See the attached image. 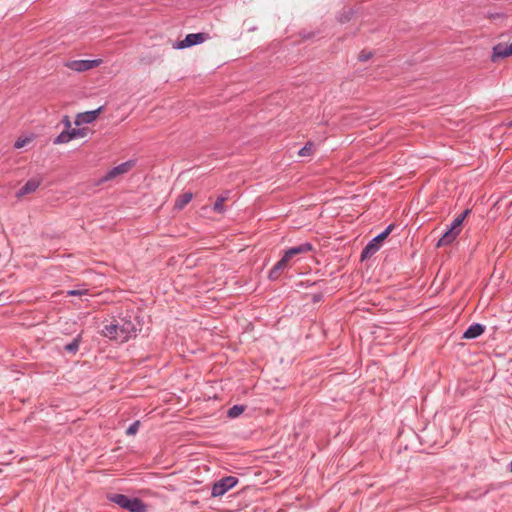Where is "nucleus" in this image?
I'll use <instances>...</instances> for the list:
<instances>
[{"mask_svg":"<svg viewBox=\"0 0 512 512\" xmlns=\"http://www.w3.org/2000/svg\"><path fill=\"white\" fill-rule=\"evenodd\" d=\"M511 472H512V461H511Z\"/></svg>","mask_w":512,"mask_h":512,"instance_id":"obj_28","label":"nucleus"},{"mask_svg":"<svg viewBox=\"0 0 512 512\" xmlns=\"http://www.w3.org/2000/svg\"><path fill=\"white\" fill-rule=\"evenodd\" d=\"M70 133L72 140L75 138H84L87 135V129H71Z\"/></svg>","mask_w":512,"mask_h":512,"instance_id":"obj_22","label":"nucleus"},{"mask_svg":"<svg viewBox=\"0 0 512 512\" xmlns=\"http://www.w3.org/2000/svg\"><path fill=\"white\" fill-rule=\"evenodd\" d=\"M291 259L292 257L288 256V253L286 251L284 256L275 264V266L270 271V279H277L281 275V272L289 266V262L291 261Z\"/></svg>","mask_w":512,"mask_h":512,"instance_id":"obj_10","label":"nucleus"},{"mask_svg":"<svg viewBox=\"0 0 512 512\" xmlns=\"http://www.w3.org/2000/svg\"><path fill=\"white\" fill-rule=\"evenodd\" d=\"M237 483H238V479L236 477H233V476L224 477L214 483V485L212 487L211 495L213 497H221L227 491L232 489Z\"/></svg>","mask_w":512,"mask_h":512,"instance_id":"obj_5","label":"nucleus"},{"mask_svg":"<svg viewBox=\"0 0 512 512\" xmlns=\"http://www.w3.org/2000/svg\"><path fill=\"white\" fill-rule=\"evenodd\" d=\"M136 332V325L126 317L113 319L106 323L102 329L103 336L121 343L128 341L132 337H135Z\"/></svg>","mask_w":512,"mask_h":512,"instance_id":"obj_1","label":"nucleus"},{"mask_svg":"<svg viewBox=\"0 0 512 512\" xmlns=\"http://www.w3.org/2000/svg\"><path fill=\"white\" fill-rule=\"evenodd\" d=\"M33 140V137H20L16 140L14 147L16 149H21L31 143Z\"/></svg>","mask_w":512,"mask_h":512,"instance_id":"obj_21","label":"nucleus"},{"mask_svg":"<svg viewBox=\"0 0 512 512\" xmlns=\"http://www.w3.org/2000/svg\"><path fill=\"white\" fill-rule=\"evenodd\" d=\"M311 250H312V245L310 243H303L299 246L292 247V248L288 249L287 253H288V256H291L293 258L297 255L307 253Z\"/></svg>","mask_w":512,"mask_h":512,"instance_id":"obj_14","label":"nucleus"},{"mask_svg":"<svg viewBox=\"0 0 512 512\" xmlns=\"http://www.w3.org/2000/svg\"><path fill=\"white\" fill-rule=\"evenodd\" d=\"M360 59H361V60H367V59H368V56H367V55H364V54H361V55H360Z\"/></svg>","mask_w":512,"mask_h":512,"instance_id":"obj_27","label":"nucleus"},{"mask_svg":"<svg viewBox=\"0 0 512 512\" xmlns=\"http://www.w3.org/2000/svg\"><path fill=\"white\" fill-rule=\"evenodd\" d=\"M393 229V225L388 226L382 233L373 238L363 249L361 258L366 259L374 255L380 248L382 242L387 238V236L391 233Z\"/></svg>","mask_w":512,"mask_h":512,"instance_id":"obj_4","label":"nucleus"},{"mask_svg":"<svg viewBox=\"0 0 512 512\" xmlns=\"http://www.w3.org/2000/svg\"><path fill=\"white\" fill-rule=\"evenodd\" d=\"M193 198V194L191 192H185L178 196L175 201V209L181 210L183 209Z\"/></svg>","mask_w":512,"mask_h":512,"instance_id":"obj_15","label":"nucleus"},{"mask_svg":"<svg viewBox=\"0 0 512 512\" xmlns=\"http://www.w3.org/2000/svg\"><path fill=\"white\" fill-rule=\"evenodd\" d=\"M469 212L470 211L467 209L453 220L450 228L443 234V236L437 242V247L448 246L457 238V236L461 232L463 221L465 220Z\"/></svg>","mask_w":512,"mask_h":512,"instance_id":"obj_2","label":"nucleus"},{"mask_svg":"<svg viewBox=\"0 0 512 512\" xmlns=\"http://www.w3.org/2000/svg\"><path fill=\"white\" fill-rule=\"evenodd\" d=\"M314 152V145L313 143L309 142L307 143L302 149L299 150V156L305 157V156H311Z\"/></svg>","mask_w":512,"mask_h":512,"instance_id":"obj_20","label":"nucleus"},{"mask_svg":"<svg viewBox=\"0 0 512 512\" xmlns=\"http://www.w3.org/2000/svg\"><path fill=\"white\" fill-rule=\"evenodd\" d=\"M209 34L207 33H196V34H188L186 37L179 42L173 44L174 49H185L197 44H201L209 39Z\"/></svg>","mask_w":512,"mask_h":512,"instance_id":"obj_8","label":"nucleus"},{"mask_svg":"<svg viewBox=\"0 0 512 512\" xmlns=\"http://www.w3.org/2000/svg\"><path fill=\"white\" fill-rule=\"evenodd\" d=\"M102 59H94V60H71L67 61L64 65L68 69L75 72H85L91 70L95 67H98L102 64Z\"/></svg>","mask_w":512,"mask_h":512,"instance_id":"obj_6","label":"nucleus"},{"mask_svg":"<svg viewBox=\"0 0 512 512\" xmlns=\"http://www.w3.org/2000/svg\"><path fill=\"white\" fill-rule=\"evenodd\" d=\"M41 180L40 179H30L17 193L16 197L21 198L27 194H30L32 192H35L37 188L40 186Z\"/></svg>","mask_w":512,"mask_h":512,"instance_id":"obj_12","label":"nucleus"},{"mask_svg":"<svg viewBox=\"0 0 512 512\" xmlns=\"http://www.w3.org/2000/svg\"><path fill=\"white\" fill-rule=\"evenodd\" d=\"M228 198H229V193L228 192H226L225 194L220 195L217 198V200L214 203V205H213V210L216 213L223 214L225 212L224 203L228 200Z\"/></svg>","mask_w":512,"mask_h":512,"instance_id":"obj_16","label":"nucleus"},{"mask_svg":"<svg viewBox=\"0 0 512 512\" xmlns=\"http://www.w3.org/2000/svg\"><path fill=\"white\" fill-rule=\"evenodd\" d=\"M512 56V42L510 44L499 43L493 48L492 60Z\"/></svg>","mask_w":512,"mask_h":512,"instance_id":"obj_11","label":"nucleus"},{"mask_svg":"<svg viewBox=\"0 0 512 512\" xmlns=\"http://www.w3.org/2000/svg\"><path fill=\"white\" fill-rule=\"evenodd\" d=\"M71 133L70 130H64L61 132L54 140L55 144H65L71 141Z\"/></svg>","mask_w":512,"mask_h":512,"instance_id":"obj_18","label":"nucleus"},{"mask_svg":"<svg viewBox=\"0 0 512 512\" xmlns=\"http://www.w3.org/2000/svg\"><path fill=\"white\" fill-rule=\"evenodd\" d=\"M101 111H102V107H99L96 110L78 113L75 118V124L77 126H80L82 124L92 123L93 121H95L98 118Z\"/></svg>","mask_w":512,"mask_h":512,"instance_id":"obj_9","label":"nucleus"},{"mask_svg":"<svg viewBox=\"0 0 512 512\" xmlns=\"http://www.w3.org/2000/svg\"><path fill=\"white\" fill-rule=\"evenodd\" d=\"M135 166V162L133 160L126 161L124 163L119 164L118 166L109 170L100 180V182H107L115 180L118 177H121L127 174L133 167Z\"/></svg>","mask_w":512,"mask_h":512,"instance_id":"obj_7","label":"nucleus"},{"mask_svg":"<svg viewBox=\"0 0 512 512\" xmlns=\"http://www.w3.org/2000/svg\"><path fill=\"white\" fill-rule=\"evenodd\" d=\"M138 428H139V422L136 421L132 425L129 426V428L127 429L126 433L128 435H134L138 431Z\"/></svg>","mask_w":512,"mask_h":512,"instance_id":"obj_24","label":"nucleus"},{"mask_svg":"<svg viewBox=\"0 0 512 512\" xmlns=\"http://www.w3.org/2000/svg\"><path fill=\"white\" fill-rule=\"evenodd\" d=\"M354 14L355 12L352 8H344L339 15L340 23L344 24L349 22L353 18Z\"/></svg>","mask_w":512,"mask_h":512,"instance_id":"obj_17","label":"nucleus"},{"mask_svg":"<svg viewBox=\"0 0 512 512\" xmlns=\"http://www.w3.org/2000/svg\"><path fill=\"white\" fill-rule=\"evenodd\" d=\"M484 332V326L481 324L471 325L463 334L465 339H474L480 336Z\"/></svg>","mask_w":512,"mask_h":512,"instance_id":"obj_13","label":"nucleus"},{"mask_svg":"<svg viewBox=\"0 0 512 512\" xmlns=\"http://www.w3.org/2000/svg\"><path fill=\"white\" fill-rule=\"evenodd\" d=\"M245 410V407L242 406V405H234L233 407H231L228 412H227V415L228 417L230 418H236L238 416H240Z\"/></svg>","mask_w":512,"mask_h":512,"instance_id":"obj_19","label":"nucleus"},{"mask_svg":"<svg viewBox=\"0 0 512 512\" xmlns=\"http://www.w3.org/2000/svg\"><path fill=\"white\" fill-rule=\"evenodd\" d=\"M87 293V290H69L67 295L69 296H81Z\"/></svg>","mask_w":512,"mask_h":512,"instance_id":"obj_25","label":"nucleus"},{"mask_svg":"<svg viewBox=\"0 0 512 512\" xmlns=\"http://www.w3.org/2000/svg\"><path fill=\"white\" fill-rule=\"evenodd\" d=\"M63 123H64L65 128H66L65 130H71V121H70L68 116H65L63 118Z\"/></svg>","mask_w":512,"mask_h":512,"instance_id":"obj_26","label":"nucleus"},{"mask_svg":"<svg viewBox=\"0 0 512 512\" xmlns=\"http://www.w3.org/2000/svg\"><path fill=\"white\" fill-rule=\"evenodd\" d=\"M78 347H79V341L77 339H75L73 342H71L65 346V350L70 353H75L78 350Z\"/></svg>","mask_w":512,"mask_h":512,"instance_id":"obj_23","label":"nucleus"},{"mask_svg":"<svg viewBox=\"0 0 512 512\" xmlns=\"http://www.w3.org/2000/svg\"><path fill=\"white\" fill-rule=\"evenodd\" d=\"M110 501L119 507L130 512H146L147 506L138 498H129L123 494H113L109 496Z\"/></svg>","mask_w":512,"mask_h":512,"instance_id":"obj_3","label":"nucleus"}]
</instances>
